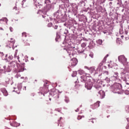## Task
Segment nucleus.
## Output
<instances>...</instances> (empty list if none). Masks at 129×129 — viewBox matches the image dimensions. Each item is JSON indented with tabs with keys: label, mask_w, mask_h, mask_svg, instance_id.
Listing matches in <instances>:
<instances>
[{
	"label": "nucleus",
	"mask_w": 129,
	"mask_h": 129,
	"mask_svg": "<svg viewBox=\"0 0 129 129\" xmlns=\"http://www.w3.org/2000/svg\"><path fill=\"white\" fill-rule=\"evenodd\" d=\"M1 91L3 93L4 96H8V95H9L8 91H7V90L5 88L1 89Z\"/></svg>",
	"instance_id": "6e6552de"
},
{
	"label": "nucleus",
	"mask_w": 129,
	"mask_h": 129,
	"mask_svg": "<svg viewBox=\"0 0 129 129\" xmlns=\"http://www.w3.org/2000/svg\"><path fill=\"white\" fill-rule=\"evenodd\" d=\"M86 45H87V43L85 42H83V43L81 44V47L82 48H85L86 47Z\"/></svg>",
	"instance_id": "dca6fc26"
},
{
	"label": "nucleus",
	"mask_w": 129,
	"mask_h": 129,
	"mask_svg": "<svg viewBox=\"0 0 129 129\" xmlns=\"http://www.w3.org/2000/svg\"><path fill=\"white\" fill-rule=\"evenodd\" d=\"M30 41L28 40L26 41H24V44L25 46H30Z\"/></svg>",
	"instance_id": "2eb2a0df"
},
{
	"label": "nucleus",
	"mask_w": 129,
	"mask_h": 129,
	"mask_svg": "<svg viewBox=\"0 0 129 129\" xmlns=\"http://www.w3.org/2000/svg\"><path fill=\"white\" fill-rule=\"evenodd\" d=\"M126 92H127V94H129V91H126Z\"/></svg>",
	"instance_id": "2f4dec72"
},
{
	"label": "nucleus",
	"mask_w": 129,
	"mask_h": 129,
	"mask_svg": "<svg viewBox=\"0 0 129 129\" xmlns=\"http://www.w3.org/2000/svg\"><path fill=\"white\" fill-rule=\"evenodd\" d=\"M6 60H7V61H8V62H10V61H11V60H13V58H14V57H13V55H8L6 54Z\"/></svg>",
	"instance_id": "0eeeda50"
},
{
	"label": "nucleus",
	"mask_w": 129,
	"mask_h": 129,
	"mask_svg": "<svg viewBox=\"0 0 129 129\" xmlns=\"http://www.w3.org/2000/svg\"><path fill=\"white\" fill-rule=\"evenodd\" d=\"M48 27H51V26H52L51 23H49V24H48Z\"/></svg>",
	"instance_id": "cd10ccee"
},
{
	"label": "nucleus",
	"mask_w": 129,
	"mask_h": 129,
	"mask_svg": "<svg viewBox=\"0 0 129 129\" xmlns=\"http://www.w3.org/2000/svg\"><path fill=\"white\" fill-rule=\"evenodd\" d=\"M76 75H77V72H74V74H73L72 75V76H73V77H75V76H76Z\"/></svg>",
	"instance_id": "aec40b11"
},
{
	"label": "nucleus",
	"mask_w": 129,
	"mask_h": 129,
	"mask_svg": "<svg viewBox=\"0 0 129 129\" xmlns=\"http://www.w3.org/2000/svg\"><path fill=\"white\" fill-rule=\"evenodd\" d=\"M86 83L85 84V87L88 89V90H90L91 88H92V86H93V84H92L91 82V80L88 79V81H86V82H84Z\"/></svg>",
	"instance_id": "7ed1b4c3"
},
{
	"label": "nucleus",
	"mask_w": 129,
	"mask_h": 129,
	"mask_svg": "<svg viewBox=\"0 0 129 129\" xmlns=\"http://www.w3.org/2000/svg\"><path fill=\"white\" fill-rule=\"evenodd\" d=\"M17 76H19V74H17Z\"/></svg>",
	"instance_id": "e433bc0d"
},
{
	"label": "nucleus",
	"mask_w": 129,
	"mask_h": 129,
	"mask_svg": "<svg viewBox=\"0 0 129 129\" xmlns=\"http://www.w3.org/2000/svg\"><path fill=\"white\" fill-rule=\"evenodd\" d=\"M105 73H106V74H107V75H108V72H105Z\"/></svg>",
	"instance_id": "7c9ffc66"
},
{
	"label": "nucleus",
	"mask_w": 129,
	"mask_h": 129,
	"mask_svg": "<svg viewBox=\"0 0 129 129\" xmlns=\"http://www.w3.org/2000/svg\"><path fill=\"white\" fill-rule=\"evenodd\" d=\"M34 2H37V0H34Z\"/></svg>",
	"instance_id": "4c0bfd02"
},
{
	"label": "nucleus",
	"mask_w": 129,
	"mask_h": 129,
	"mask_svg": "<svg viewBox=\"0 0 129 129\" xmlns=\"http://www.w3.org/2000/svg\"><path fill=\"white\" fill-rule=\"evenodd\" d=\"M99 94H100L101 96V98H104V96H105V93L104 91L101 90L98 92Z\"/></svg>",
	"instance_id": "9d476101"
},
{
	"label": "nucleus",
	"mask_w": 129,
	"mask_h": 129,
	"mask_svg": "<svg viewBox=\"0 0 129 129\" xmlns=\"http://www.w3.org/2000/svg\"><path fill=\"white\" fill-rule=\"evenodd\" d=\"M71 62L72 66H73V67L77 65V63H78L77 59H76V58H74L72 59H71Z\"/></svg>",
	"instance_id": "39448f33"
},
{
	"label": "nucleus",
	"mask_w": 129,
	"mask_h": 129,
	"mask_svg": "<svg viewBox=\"0 0 129 129\" xmlns=\"http://www.w3.org/2000/svg\"><path fill=\"white\" fill-rule=\"evenodd\" d=\"M14 58H15V59H17L19 62H20V56H19V55H18V50H16L15 51Z\"/></svg>",
	"instance_id": "1a4fd4ad"
},
{
	"label": "nucleus",
	"mask_w": 129,
	"mask_h": 129,
	"mask_svg": "<svg viewBox=\"0 0 129 129\" xmlns=\"http://www.w3.org/2000/svg\"><path fill=\"white\" fill-rule=\"evenodd\" d=\"M90 75L88 74H85V77H81L82 81H83L84 82H86V81H88V79H90Z\"/></svg>",
	"instance_id": "20e7f679"
},
{
	"label": "nucleus",
	"mask_w": 129,
	"mask_h": 129,
	"mask_svg": "<svg viewBox=\"0 0 129 129\" xmlns=\"http://www.w3.org/2000/svg\"><path fill=\"white\" fill-rule=\"evenodd\" d=\"M22 37H27V33L26 32L22 33Z\"/></svg>",
	"instance_id": "6ab92c4d"
},
{
	"label": "nucleus",
	"mask_w": 129,
	"mask_h": 129,
	"mask_svg": "<svg viewBox=\"0 0 129 129\" xmlns=\"http://www.w3.org/2000/svg\"><path fill=\"white\" fill-rule=\"evenodd\" d=\"M23 2H26L25 0H23Z\"/></svg>",
	"instance_id": "ea45409f"
},
{
	"label": "nucleus",
	"mask_w": 129,
	"mask_h": 129,
	"mask_svg": "<svg viewBox=\"0 0 129 129\" xmlns=\"http://www.w3.org/2000/svg\"><path fill=\"white\" fill-rule=\"evenodd\" d=\"M99 101H97L96 103L94 104V108H97L98 107H99Z\"/></svg>",
	"instance_id": "f8f14e48"
},
{
	"label": "nucleus",
	"mask_w": 129,
	"mask_h": 129,
	"mask_svg": "<svg viewBox=\"0 0 129 129\" xmlns=\"http://www.w3.org/2000/svg\"><path fill=\"white\" fill-rule=\"evenodd\" d=\"M83 52H84V51H80V50L78 51V53H83Z\"/></svg>",
	"instance_id": "c85d7f7f"
},
{
	"label": "nucleus",
	"mask_w": 129,
	"mask_h": 129,
	"mask_svg": "<svg viewBox=\"0 0 129 129\" xmlns=\"http://www.w3.org/2000/svg\"><path fill=\"white\" fill-rule=\"evenodd\" d=\"M48 92H49V90L47 89L46 92L44 91V94H46V93H48Z\"/></svg>",
	"instance_id": "bb28decb"
},
{
	"label": "nucleus",
	"mask_w": 129,
	"mask_h": 129,
	"mask_svg": "<svg viewBox=\"0 0 129 129\" xmlns=\"http://www.w3.org/2000/svg\"><path fill=\"white\" fill-rule=\"evenodd\" d=\"M97 42L99 45H101V44H102V40L101 39H99Z\"/></svg>",
	"instance_id": "a211bd4d"
},
{
	"label": "nucleus",
	"mask_w": 129,
	"mask_h": 129,
	"mask_svg": "<svg viewBox=\"0 0 129 129\" xmlns=\"http://www.w3.org/2000/svg\"><path fill=\"white\" fill-rule=\"evenodd\" d=\"M13 9L15 10V11H17V10L18 11L19 10V9H18V8H17V6L14 7Z\"/></svg>",
	"instance_id": "5701e85b"
},
{
	"label": "nucleus",
	"mask_w": 129,
	"mask_h": 129,
	"mask_svg": "<svg viewBox=\"0 0 129 129\" xmlns=\"http://www.w3.org/2000/svg\"><path fill=\"white\" fill-rule=\"evenodd\" d=\"M62 129H64V128H62Z\"/></svg>",
	"instance_id": "a18cd8bd"
},
{
	"label": "nucleus",
	"mask_w": 129,
	"mask_h": 129,
	"mask_svg": "<svg viewBox=\"0 0 129 129\" xmlns=\"http://www.w3.org/2000/svg\"><path fill=\"white\" fill-rule=\"evenodd\" d=\"M25 70V67L24 66H20L18 68V72H23Z\"/></svg>",
	"instance_id": "9b49d317"
},
{
	"label": "nucleus",
	"mask_w": 129,
	"mask_h": 129,
	"mask_svg": "<svg viewBox=\"0 0 129 129\" xmlns=\"http://www.w3.org/2000/svg\"><path fill=\"white\" fill-rule=\"evenodd\" d=\"M43 96H45V94H43Z\"/></svg>",
	"instance_id": "37998d69"
},
{
	"label": "nucleus",
	"mask_w": 129,
	"mask_h": 129,
	"mask_svg": "<svg viewBox=\"0 0 129 129\" xmlns=\"http://www.w3.org/2000/svg\"><path fill=\"white\" fill-rule=\"evenodd\" d=\"M24 77H21V79H24Z\"/></svg>",
	"instance_id": "c9c22d12"
},
{
	"label": "nucleus",
	"mask_w": 129,
	"mask_h": 129,
	"mask_svg": "<svg viewBox=\"0 0 129 129\" xmlns=\"http://www.w3.org/2000/svg\"><path fill=\"white\" fill-rule=\"evenodd\" d=\"M81 118H82V116L79 115L77 117V119L79 120L80 119H81Z\"/></svg>",
	"instance_id": "412c9836"
},
{
	"label": "nucleus",
	"mask_w": 129,
	"mask_h": 129,
	"mask_svg": "<svg viewBox=\"0 0 129 129\" xmlns=\"http://www.w3.org/2000/svg\"><path fill=\"white\" fill-rule=\"evenodd\" d=\"M84 68L85 69H87V70H89L90 71V73H93V72H94V71L95 70L94 69V68L93 67H89L87 66H85Z\"/></svg>",
	"instance_id": "423d86ee"
},
{
	"label": "nucleus",
	"mask_w": 129,
	"mask_h": 129,
	"mask_svg": "<svg viewBox=\"0 0 129 129\" xmlns=\"http://www.w3.org/2000/svg\"><path fill=\"white\" fill-rule=\"evenodd\" d=\"M54 29H55V30H57V29H58V26L55 25V26H54Z\"/></svg>",
	"instance_id": "a878e982"
},
{
	"label": "nucleus",
	"mask_w": 129,
	"mask_h": 129,
	"mask_svg": "<svg viewBox=\"0 0 129 129\" xmlns=\"http://www.w3.org/2000/svg\"><path fill=\"white\" fill-rule=\"evenodd\" d=\"M90 56H91L92 57V56H93L92 54H90Z\"/></svg>",
	"instance_id": "473e14b6"
},
{
	"label": "nucleus",
	"mask_w": 129,
	"mask_h": 129,
	"mask_svg": "<svg viewBox=\"0 0 129 129\" xmlns=\"http://www.w3.org/2000/svg\"><path fill=\"white\" fill-rule=\"evenodd\" d=\"M10 42H11V43H12L13 46H14V44H15V43L16 42V41L14 39V38H11L10 39Z\"/></svg>",
	"instance_id": "4468645a"
},
{
	"label": "nucleus",
	"mask_w": 129,
	"mask_h": 129,
	"mask_svg": "<svg viewBox=\"0 0 129 129\" xmlns=\"http://www.w3.org/2000/svg\"><path fill=\"white\" fill-rule=\"evenodd\" d=\"M45 4H46L48 7H49L50 9H51V6H50V4H51V1L50 0H45Z\"/></svg>",
	"instance_id": "ddd939ff"
},
{
	"label": "nucleus",
	"mask_w": 129,
	"mask_h": 129,
	"mask_svg": "<svg viewBox=\"0 0 129 129\" xmlns=\"http://www.w3.org/2000/svg\"><path fill=\"white\" fill-rule=\"evenodd\" d=\"M56 35H58V33L57 32L56 33Z\"/></svg>",
	"instance_id": "79ce46f5"
},
{
	"label": "nucleus",
	"mask_w": 129,
	"mask_h": 129,
	"mask_svg": "<svg viewBox=\"0 0 129 129\" xmlns=\"http://www.w3.org/2000/svg\"><path fill=\"white\" fill-rule=\"evenodd\" d=\"M2 6V4H0V7Z\"/></svg>",
	"instance_id": "a19ab883"
},
{
	"label": "nucleus",
	"mask_w": 129,
	"mask_h": 129,
	"mask_svg": "<svg viewBox=\"0 0 129 129\" xmlns=\"http://www.w3.org/2000/svg\"><path fill=\"white\" fill-rule=\"evenodd\" d=\"M49 100H51V98H49Z\"/></svg>",
	"instance_id": "58836bf2"
},
{
	"label": "nucleus",
	"mask_w": 129,
	"mask_h": 129,
	"mask_svg": "<svg viewBox=\"0 0 129 129\" xmlns=\"http://www.w3.org/2000/svg\"><path fill=\"white\" fill-rule=\"evenodd\" d=\"M118 59L119 62H121L123 65H127V62L126 61L127 59L126 58H125V56L124 55H120L118 56Z\"/></svg>",
	"instance_id": "f03ea898"
},
{
	"label": "nucleus",
	"mask_w": 129,
	"mask_h": 129,
	"mask_svg": "<svg viewBox=\"0 0 129 129\" xmlns=\"http://www.w3.org/2000/svg\"><path fill=\"white\" fill-rule=\"evenodd\" d=\"M68 128H71L70 126H68Z\"/></svg>",
	"instance_id": "72a5a7b5"
},
{
	"label": "nucleus",
	"mask_w": 129,
	"mask_h": 129,
	"mask_svg": "<svg viewBox=\"0 0 129 129\" xmlns=\"http://www.w3.org/2000/svg\"><path fill=\"white\" fill-rule=\"evenodd\" d=\"M75 47L72 46L71 44H68L67 46L66 47V50H67L69 55L70 56H73V51Z\"/></svg>",
	"instance_id": "f257e3e1"
},
{
	"label": "nucleus",
	"mask_w": 129,
	"mask_h": 129,
	"mask_svg": "<svg viewBox=\"0 0 129 129\" xmlns=\"http://www.w3.org/2000/svg\"><path fill=\"white\" fill-rule=\"evenodd\" d=\"M79 74H80V75H82V74H84L85 72L83 70H79L78 71Z\"/></svg>",
	"instance_id": "f3484780"
},
{
	"label": "nucleus",
	"mask_w": 129,
	"mask_h": 129,
	"mask_svg": "<svg viewBox=\"0 0 129 129\" xmlns=\"http://www.w3.org/2000/svg\"><path fill=\"white\" fill-rule=\"evenodd\" d=\"M10 32H14V28L10 27Z\"/></svg>",
	"instance_id": "4be33fe9"
},
{
	"label": "nucleus",
	"mask_w": 129,
	"mask_h": 129,
	"mask_svg": "<svg viewBox=\"0 0 129 129\" xmlns=\"http://www.w3.org/2000/svg\"><path fill=\"white\" fill-rule=\"evenodd\" d=\"M4 20H5V19H0V22L4 21Z\"/></svg>",
	"instance_id": "c756f323"
},
{
	"label": "nucleus",
	"mask_w": 129,
	"mask_h": 129,
	"mask_svg": "<svg viewBox=\"0 0 129 129\" xmlns=\"http://www.w3.org/2000/svg\"><path fill=\"white\" fill-rule=\"evenodd\" d=\"M126 84H127V85H129V84L127 83H126Z\"/></svg>",
	"instance_id": "f704fd0d"
},
{
	"label": "nucleus",
	"mask_w": 129,
	"mask_h": 129,
	"mask_svg": "<svg viewBox=\"0 0 129 129\" xmlns=\"http://www.w3.org/2000/svg\"><path fill=\"white\" fill-rule=\"evenodd\" d=\"M108 56H109V55H108V54H107V55L104 57V60H106V59L107 57H108Z\"/></svg>",
	"instance_id": "b1692460"
},
{
	"label": "nucleus",
	"mask_w": 129,
	"mask_h": 129,
	"mask_svg": "<svg viewBox=\"0 0 129 129\" xmlns=\"http://www.w3.org/2000/svg\"><path fill=\"white\" fill-rule=\"evenodd\" d=\"M64 100H65L66 102H67V103L69 102V99H65Z\"/></svg>",
	"instance_id": "393cba45"
},
{
	"label": "nucleus",
	"mask_w": 129,
	"mask_h": 129,
	"mask_svg": "<svg viewBox=\"0 0 129 129\" xmlns=\"http://www.w3.org/2000/svg\"><path fill=\"white\" fill-rule=\"evenodd\" d=\"M76 111H77V110H76Z\"/></svg>",
	"instance_id": "c03bdc74"
}]
</instances>
